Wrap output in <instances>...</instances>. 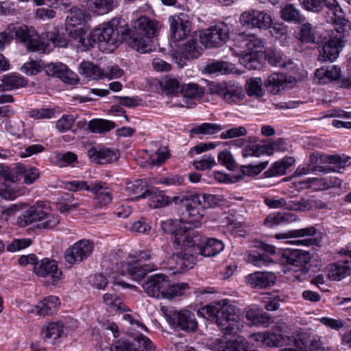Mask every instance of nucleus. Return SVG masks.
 I'll return each mask as SVG.
<instances>
[{"label":"nucleus","mask_w":351,"mask_h":351,"mask_svg":"<svg viewBox=\"0 0 351 351\" xmlns=\"http://www.w3.org/2000/svg\"><path fill=\"white\" fill-rule=\"evenodd\" d=\"M160 28L158 21L140 17L134 22L133 29H128V45L141 53L152 51L151 38L156 35Z\"/></svg>","instance_id":"3"},{"label":"nucleus","mask_w":351,"mask_h":351,"mask_svg":"<svg viewBox=\"0 0 351 351\" xmlns=\"http://www.w3.org/2000/svg\"><path fill=\"white\" fill-rule=\"evenodd\" d=\"M181 91L183 95V101L182 102L175 103L174 106H176L193 108L195 105L193 99H199L204 94L203 88L195 83L182 85Z\"/></svg>","instance_id":"23"},{"label":"nucleus","mask_w":351,"mask_h":351,"mask_svg":"<svg viewBox=\"0 0 351 351\" xmlns=\"http://www.w3.org/2000/svg\"><path fill=\"white\" fill-rule=\"evenodd\" d=\"M263 81L260 77L250 78L246 84V92L250 97H261L264 95Z\"/></svg>","instance_id":"45"},{"label":"nucleus","mask_w":351,"mask_h":351,"mask_svg":"<svg viewBox=\"0 0 351 351\" xmlns=\"http://www.w3.org/2000/svg\"><path fill=\"white\" fill-rule=\"evenodd\" d=\"M59 305V298L57 296L50 295L36 306V313L43 316L52 315L57 311Z\"/></svg>","instance_id":"30"},{"label":"nucleus","mask_w":351,"mask_h":351,"mask_svg":"<svg viewBox=\"0 0 351 351\" xmlns=\"http://www.w3.org/2000/svg\"><path fill=\"white\" fill-rule=\"evenodd\" d=\"M337 29V27L335 28ZM339 35L332 36L322 47L318 56V60L321 62L333 61L339 56L340 50L343 47V38L349 33H340L336 30Z\"/></svg>","instance_id":"17"},{"label":"nucleus","mask_w":351,"mask_h":351,"mask_svg":"<svg viewBox=\"0 0 351 351\" xmlns=\"http://www.w3.org/2000/svg\"><path fill=\"white\" fill-rule=\"evenodd\" d=\"M16 172L19 173V176L23 177V182L26 184H33L40 176L38 169L33 167H27L23 164L17 165Z\"/></svg>","instance_id":"37"},{"label":"nucleus","mask_w":351,"mask_h":351,"mask_svg":"<svg viewBox=\"0 0 351 351\" xmlns=\"http://www.w3.org/2000/svg\"><path fill=\"white\" fill-rule=\"evenodd\" d=\"M95 12L103 15L112 11L116 6V0H94L93 2Z\"/></svg>","instance_id":"46"},{"label":"nucleus","mask_w":351,"mask_h":351,"mask_svg":"<svg viewBox=\"0 0 351 351\" xmlns=\"http://www.w3.org/2000/svg\"><path fill=\"white\" fill-rule=\"evenodd\" d=\"M282 143L283 141L282 139H279L277 141L271 143L269 147L258 145H247L242 150V156L244 158H247L248 156H259L265 153L271 155L274 150H278V145Z\"/></svg>","instance_id":"28"},{"label":"nucleus","mask_w":351,"mask_h":351,"mask_svg":"<svg viewBox=\"0 0 351 351\" xmlns=\"http://www.w3.org/2000/svg\"><path fill=\"white\" fill-rule=\"evenodd\" d=\"M245 317L253 324H265L268 322L270 319V317L266 313L259 314L253 308H248L245 312Z\"/></svg>","instance_id":"60"},{"label":"nucleus","mask_w":351,"mask_h":351,"mask_svg":"<svg viewBox=\"0 0 351 351\" xmlns=\"http://www.w3.org/2000/svg\"><path fill=\"white\" fill-rule=\"evenodd\" d=\"M202 52V47L193 38H190L184 45L182 55L187 59L197 58Z\"/></svg>","instance_id":"44"},{"label":"nucleus","mask_w":351,"mask_h":351,"mask_svg":"<svg viewBox=\"0 0 351 351\" xmlns=\"http://www.w3.org/2000/svg\"><path fill=\"white\" fill-rule=\"evenodd\" d=\"M284 348L280 351H306L305 341L299 337H286Z\"/></svg>","instance_id":"47"},{"label":"nucleus","mask_w":351,"mask_h":351,"mask_svg":"<svg viewBox=\"0 0 351 351\" xmlns=\"http://www.w3.org/2000/svg\"><path fill=\"white\" fill-rule=\"evenodd\" d=\"M80 73L86 78L97 80L104 78V70L92 62L83 61L79 66Z\"/></svg>","instance_id":"31"},{"label":"nucleus","mask_w":351,"mask_h":351,"mask_svg":"<svg viewBox=\"0 0 351 351\" xmlns=\"http://www.w3.org/2000/svg\"><path fill=\"white\" fill-rule=\"evenodd\" d=\"M46 37L55 47H66L68 45V40L64 35L60 34L56 28L52 31L46 32Z\"/></svg>","instance_id":"49"},{"label":"nucleus","mask_w":351,"mask_h":351,"mask_svg":"<svg viewBox=\"0 0 351 351\" xmlns=\"http://www.w3.org/2000/svg\"><path fill=\"white\" fill-rule=\"evenodd\" d=\"M351 274V261H338L329 266L328 277L339 281Z\"/></svg>","instance_id":"27"},{"label":"nucleus","mask_w":351,"mask_h":351,"mask_svg":"<svg viewBox=\"0 0 351 351\" xmlns=\"http://www.w3.org/2000/svg\"><path fill=\"white\" fill-rule=\"evenodd\" d=\"M226 351H258L256 350H250L248 343L245 339L242 337L233 341H228Z\"/></svg>","instance_id":"58"},{"label":"nucleus","mask_w":351,"mask_h":351,"mask_svg":"<svg viewBox=\"0 0 351 351\" xmlns=\"http://www.w3.org/2000/svg\"><path fill=\"white\" fill-rule=\"evenodd\" d=\"M152 254L149 250L141 251L130 259L123 266V271L127 273L133 280L140 281L149 272L156 269L152 263H146L152 259Z\"/></svg>","instance_id":"7"},{"label":"nucleus","mask_w":351,"mask_h":351,"mask_svg":"<svg viewBox=\"0 0 351 351\" xmlns=\"http://www.w3.org/2000/svg\"><path fill=\"white\" fill-rule=\"evenodd\" d=\"M217 165L215 158L210 154H204L199 160H195L193 165L197 170L211 169Z\"/></svg>","instance_id":"51"},{"label":"nucleus","mask_w":351,"mask_h":351,"mask_svg":"<svg viewBox=\"0 0 351 351\" xmlns=\"http://www.w3.org/2000/svg\"><path fill=\"white\" fill-rule=\"evenodd\" d=\"M286 338L281 334L267 332L265 345L269 347H283L285 346Z\"/></svg>","instance_id":"59"},{"label":"nucleus","mask_w":351,"mask_h":351,"mask_svg":"<svg viewBox=\"0 0 351 351\" xmlns=\"http://www.w3.org/2000/svg\"><path fill=\"white\" fill-rule=\"evenodd\" d=\"M104 303L114 311H125L121 299L114 293H107L103 296Z\"/></svg>","instance_id":"50"},{"label":"nucleus","mask_w":351,"mask_h":351,"mask_svg":"<svg viewBox=\"0 0 351 351\" xmlns=\"http://www.w3.org/2000/svg\"><path fill=\"white\" fill-rule=\"evenodd\" d=\"M287 86L285 75L281 73H274L268 76L265 82L267 90L274 95L279 94Z\"/></svg>","instance_id":"29"},{"label":"nucleus","mask_w":351,"mask_h":351,"mask_svg":"<svg viewBox=\"0 0 351 351\" xmlns=\"http://www.w3.org/2000/svg\"><path fill=\"white\" fill-rule=\"evenodd\" d=\"M162 84L168 94L176 93L181 90L180 82L174 77H166Z\"/></svg>","instance_id":"62"},{"label":"nucleus","mask_w":351,"mask_h":351,"mask_svg":"<svg viewBox=\"0 0 351 351\" xmlns=\"http://www.w3.org/2000/svg\"><path fill=\"white\" fill-rule=\"evenodd\" d=\"M34 270L39 276L51 278L53 285H57L62 278V271L58 269L56 262L53 260H42L35 265Z\"/></svg>","instance_id":"20"},{"label":"nucleus","mask_w":351,"mask_h":351,"mask_svg":"<svg viewBox=\"0 0 351 351\" xmlns=\"http://www.w3.org/2000/svg\"><path fill=\"white\" fill-rule=\"evenodd\" d=\"M136 347L139 351H155V346L152 342L146 337L141 335L134 338Z\"/></svg>","instance_id":"64"},{"label":"nucleus","mask_w":351,"mask_h":351,"mask_svg":"<svg viewBox=\"0 0 351 351\" xmlns=\"http://www.w3.org/2000/svg\"><path fill=\"white\" fill-rule=\"evenodd\" d=\"M239 20L243 25L260 29H269L273 23L271 16L267 12L254 9L243 12Z\"/></svg>","instance_id":"15"},{"label":"nucleus","mask_w":351,"mask_h":351,"mask_svg":"<svg viewBox=\"0 0 351 351\" xmlns=\"http://www.w3.org/2000/svg\"><path fill=\"white\" fill-rule=\"evenodd\" d=\"M265 57L268 62L273 66L279 67H286L287 64H291V62L290 61L287 62V58L285 56L281 55L278 51H268Z\"/></svg>","instance_id":"52"},{"label":"nucleus","mask_w":351,"mask_h":351,"mask_svg":"<svg viewBox=\"0 0 351 351\" xmlns=\"http://www.w3.org/2000/svg\"><path fill=\"white\" fill-rule=\"evenodd\" d=\"M43 215V208L40 204H37L25 210L18 217L17 223L20 227L24 228L34 223H38V219Z\"/></svg>","instance_id":"26"},{"label":"nucleus","mask_w":351,"mask_h":351,"mask_svg":"<svg viewBox=\"0 0 351 351\" xmlns=\"http://www.w3.org/2000/svg\"><path fill=\"white\" fill-rule=\"evenodd\" d=\"M176 204H183L189 217L187 223L195 228L200 226V220L205 215V208L203 206L202 197L197 194H186L175 196Z\"/></svg>","instance_id":"9"},{"label":"nucleus","mask_w":351,"mask_h":351,"mask_svg":"<svg viewBox=\"0 0 351 351\" xmlns=\"http://www.w3.org/2000/svg\"><path fill=\"white\" fill-rule=\"evenodd\" d=\"M172 258L182 270H188L193 268L196 262L195 257L186 252H180L174 254Z\"/></svg>","instance_id":"40"},{"label":"nucleus","mask_w":351,"mask_h":351,"mask_svg":"<svg viewBox=\"0 0 351 351\" xmlns=\"http://www.w3.org/2000/svg\"><path fill=\"white\" fill-rule=\"evenodd\" d=\"M209 90L210 93L217 95L229 105L241 104L245 97L243 88L234 84H213Z\"/></svg>","instance_id":"12"},{"label":"nucleus","mask_w":351,"mask_h":351,"mask_svg":"<svg viewBox=\"0 0 351 351\" xmlns=\"http://www.w3.org/2000/svg\"><path fill=\"white\" fill-rule=\"evenodd\" d=\"M295 162L293 157H285L282 160L274 162L272 166L265 172L266 177H273L285 175L287 169Z\"/></svg>","instance_id":"33"},{"label":"nucleus","mask_w":351,"mask_h":351,"mask_svg":"<svg viewBox=\"0 0 351 351\" xmlns=\"http://www.w3.org/2000/svg\"><path fill=\"white\" fill-rule=\"evenodd\" d=\"M86 11L77 7L70 9L66 19V29L80 25L86 21Z\"/></svg>","instance_id":"35"},{"label":"nucleus","mask_w":351,"mask_h":351,"mask_svg":"<svg viewBox=\"0 0 351 351\" xmlns=\"http://www.w3.org/2000/svg\"><path fill=\"white\" fill-rule=\"evenodd\" d=\"M162 311L172 327L186 332H194L197 328L194 314L188 310L178 311L162 306Z\"/></svg>","instance_id":"10"},{"label":"nucleus","mask_w":351,"mask_h":351,"mask_svg":"<svg viewBox=\"0 0 351 351\" xmlns=\"http://www.w3.org/2000/svg\"><path fill=\"white\" fill-rule=\"evenodd\" d=\"M28 114L35 119H51L55 115V110L53 108L33 109L29 111Z\"/></svg>","instance_id":"61"},{"label":"nucleus","mask_w":351,"mask_h":351,"mask_svg":"<svg viewBox=\"0 0 351 351\" xmlns=\"http://www.w3.org/2000/svg\"><path fill=\"white\" fill-rule=\"evenodd\" d=\"M93 250V242L89 240H80L65 251L64 259L71 265L79 264L92 254Z\"/></svg>","instance_id":"16"},{"label":"nucleus","mask_w":351,"mask_h":351,"mask_svg":"<svg viewBox=\"0 0 351 351\" xmlns=\"http://www.w3.org/2000/svg\"><path fill=\"white\" fill-rule=\"evenodd\" d=\"M230 29L223 23H219L205 29L199 34V41L206 47H219L229 39Z\"/></svg>","instance_id":"11"},{"label":"nucleus","mask_w":351,"mask_h":351,"mask_svg":"<svg viewBox=\"0 0 351 351\" xmlns=\"http://www.w3.org/2000/svg\"><path fill=\"white\" fill-rule=\"evenodd\" d=\"M170 24L171 38L174 42L182 40L191 32V22L187 16L183 13L171 16L169 18Z\"/></svg>","instance_id":"18"},{"label":"nucleus","mask_w":351,"mask_h":351,"mask_svg":"<svg viewBox=\"0 0 351 351\" xmlns=\"http://www.w3.org/2000/svg\"><path fill=\"white\" fill-rule=\"evenodd\" d=\"M315 75L319 79L326 77L328 79L336 80L341 76V69L336 65L328 68H321L316 70Z\"/></svg>","instance_id":"48"},{"label":"nucleus","mask_w":351,"mask_h":351,"mask_svg":"<svg viewBox=\"0 0 351 351\" xmlns=\"http://www.w3.org/2000/svg\"><path fill=\"white\" fill-rule=\"evenodd\" d=\"M281 17L286 21L296 23H301L304 21L300 12L293 4H287L282 8Z\"/></svg>","instance_id":"41"},{"label":"nucleus","mask_w":351,"mask_h":351,"mask_svg":"<svg viewBox=\"0 0 351 351\" xmlns=\"http://www.w3.org/2000/svg\"><path fill=\"white\" fill-rule=\"evenodd\" d=\"M1 82L2 83L0 84V92L11 90L26 85L25 79L16 74L4 75Z\"/></svg>","instance_id":"34"},{"label":"nucleus","mask_w":351,"mask_h":351,"mask_svg":"<svg viewBox=\"0 0 351 351\" xmlns=\"http://www.w3.org/2000/svg\"><path fill=\"white\" fill-rule=\"evenodd\" d=\"M200 313L207 319H215L219 330L225 335L236 333L239 329V309L226 300L202 308Z\"/></svg>","instance_id":"2"},{"label":"nucleus","mask_w":351,"mask_h":351,"mask_svg":"<svg viewBox=\"0 0 351 351\" xmlns=\"http://www.w3.org/2000/svg\"><path fill=\"white\" fill-rule=\"evenodd\" d=\"M91 192L95 195V206L96 208L106 207L112 200V191L106 182L101 181L93 182Z\"/></svg>","instance_id":"24"},{"label":"nucleus","mask_w":351,"mask_h":351,"mask_svg":"<svg viewBox=\"0 0 351 351\" xmlns=\"http://www.w3.org/2000/svg\"><path fill=\"white\" fill-rule=\"evenodd\" d=\"M347 158H342L338 155H323L319 153H313L310 156V160L313 163L320 162L321 163L328 162L332 165H337V168H345L346 166Z\"/></svg>","instance_id":"32"},{"label":"nucleus","mask_w":351,"mask_h":351,"mask_svg":"<svg viewBox=\"0 0 351 351\" xmlns=\"http://www.w3.org/2000/svg\"><path fill=\"white\" fill-rule=\"evenodd\" d=\"M87 154L93 162L102 165L113 162L119 156L117 151L100 145L90 147Z\"/></svg>","instance_id":"21"},{"label":"nucleus","mask_w":351,"mask_h":351,"mask_svg":"<svg viewBox=\"0 0 351 351\" xmlns=\"http://www.w3.org/2000/svg\"><path fill=\"white\" fill-rule=\"evenodd\" d=\"M125 26V20L114 18L108 23L94 29L91 37L95 41L104 43L108 47H115L123 40L127 42L128 29Z\"/></svg>","instance_id":"5"},{"label":"nucleus","mask_w":351,"mask_h":351,"mask_svg":"<svg viewBox=\"0 0 351 351\" xmlns=\"http://www.w3.org/2000/svg\"><path fill=\"white\" fill-rule=\"evenodd\" d=\"M245 280L252 288L261 289L272 287L276 276L273 272L256 271L247 276Z\"/></svg>","instance_id":"22"},{"label":"nucleus","mask_w":351,"mask_h":351,"mask_svg":"<svg viewBox=\"0 0 351 351\" xmlns=\"http://www.w3.org/2000/svg\"><path fill=\"white\" fill-rule=\"evenodd\" d=\"M223 130V127L219 124L211 123H204L192 128L191 134H205L212 135L218 133Z\"/></svg>","instance_id":"43"},{"label":"nucleus","mask_w":351,"mask_h":351,"mask_svg":"<svg viewBox=\"0 0 351 351\" xmlns=\"http://www.w3.org/2000/svg\"><path fill=\"white\" fill-rule=\"evenodd\" d=\"M245 41L247 47L251 51L263 48L265 43L264 39L255 34L247 35Z\"/></svg>","instance_id":"63"},{"label":"nucleus","mask_w":351,"mask_h":351,"mask_svg":"<svg viewBox=\"0 0 351 351\" xmlns=\"http://www.w3.org/2000/svg\"><path fill=\"white\" fill-rule=\"evenodd\" d=\"M247 261L256 267L266 266L273 263L272 259L265 254H249L247 256Z\"/></svg>","instance_id":"54"},{"label":"nucleus","mask_w":351,"mask_h":351,"mask_svg":"<svg viewBox=\"0 0 351 351\" xmlns=\"http://www.w3.org/2000/svg\"><path fill=\"white\" fill-rule=\"evenodd\" d=\"M300 5L308 11L321 12L326 6L335 16L332 21L337 25V30L346 33L351 30V23L343 18V12L337 0H298Z\"/></svg>","instance_id":"6"},{"label":"nucleus","mask_w":351,"mask_h":351,"mask_svg":"<svg viewBox=\"0 0 351 351\" xmlns=\"http://www.w3.org/2000/svg\"><path fill=\"white\" fill-rule=\"evenodd\" d=\"M44 69L47 75L58 77L64 83L75 84L79 81L77 75L62 62L49 63L45 66Z\"/></svg>","instance_id":"19"},{"label":"nucleus","mask_w":351,"mask_h":351,"mask_svg":"<svg viewBox=\"0 0 351 351\" xmlns=\"http://www.w3.org/2000/svg\"><path fill=\"white\" fill-rule=\"evenodd\" d=\"M43 216L38 219L37 227L38 228L51 229L60 222L58 215L47 213L43 209Z\"/></svg>","instance_id":"42"},{"label":"nucleus","mask_w":351,"mask_h":351,"mask_svg":"<svg viewBox=\"0 0 351 351\" xmlns=\"http://www.w3.org/2000/svg\"><path fill=\"white\" fill-rule=\"evenodd\" d=\"M311 255L308 252L303 250L287 251L283 253L281 262L289 269L295 268V280L302 282L306 279L309 271L306 265L311 262Z\"/></svg>","instance_id":"8"},{"label":"nucleus","mask_w":351,"mask_h":351,"mask_svg":"<svg viewBox=\"0 0 351 351\" xmlns=\"http://www.w3.org/2000/svg\"><path fill=\"white\" fill-rule=\"evenodd\" d=\"M173 243L180 247L191 248L194 252L203 256H216L223 251L224 245L221 241L205 239L197 231L190 228H180L173 231Z\"/></svg>","instance_id":"1"},{"label":"nucleus","mask_w":351,"mask_h":351,"mask_svg":"<svg viewBox=\"0 0 351 351\" xmlns=\"http://www.w3.org/2000/svg\"><path fill=\"white\" fill-rule=\"evenodd\" d=\"M114 122L102 119H94L88 122V128L93 133H104L110 132L115 128Z\"/></svg>","instance_id":"38"},{"label":"nucleus","mask_w":351,"mask_h":351,"mask_svg":"<svg viewBox=\"0 0 351 351\" xmlns=\"http://www.w3.org/2000/svg\"><path fill=\"white\" fill-rule=\"evenodd\" d=\"M189 289V285L185 282L176 283L171 285L169 282V289H168L166 299H171L174 297L182 295L185 291Z\"/></svg>","instance_id":"57"},{"label":"nucleus","mask_w":351,"mask_h":351,"mask_svg":"<svg viewBox=\"0 0 351 351\" xmlns=\"http://www.w3.org/2000/svg\"><path fill=\"white\" fill-rule=\"evenodd\" d=\"M44 334L46 341L53 342L64 334V325L60 322L49 323L47 326Z\"/></svg>","instance_id":"39"},{"label":"nucleus","mask_w":351,"mask_h":351,"mask_svg":"<svg viewBox=\"0 0 351 351\" xmlns=\"http://www.w3.org/2000/svg\"><path fill=\"white\" fill-rule=\"evenodd\" d=\"M267 162H261L259 165L252 166V165H248V166H242L241 167V171L243 173L242 175H239L234 177V181H239L243 178L244 175H251L254 174L256 175L261 172L267 165Z\"/></svg>","instance_id":"55"},{"label":"nucleus","mask_w":351,"mask_h":351,"mask_svg":"<svg viewBox=\"0 0 351 351\" xmlns=\"http://www.w3.org/2000/svg\"><path fill=\"white\" fill-rule=\"evenodd\" d=\"M143 288L150 297L166 299L167 293L169 289V277L165 274L152 275L143 282Z\"/></svg>","instance_id":"13"},{"label":"nucleus","mask_w":351,"mask_h":351,"mask_svg":"<svg viewBox=\"0 0 351 351\" xmlns=\"http://www.w3.org/2000/svg\"><path fill=\"white\" fill-rule=\"evenodd\" d=\"M175 196L167 195L165 192L156 188L151 187L146 199L147 204L152 208H160L169 206L172 202L176 204Z\"/></svg>","instance_id":"25"},{"label":"nucleus","mask_w":351,"mask_h":351,"mask_svg":"<svg viewBox=\"0 0 351 351\" xmlns=\"http://www.w3.org/2000/svg\"><path fill=\"white\" fill-rule=\"evenodd\" d=\"M218 160L222 165L230 171L234 170L237 167V162L228 150L225 149L219 153Z\"/></svg>","instance_id":"56"},{"label":"nucleus","mask_w":351,"mask_h":351,"mask_svg":"<svg viewBox=\"0 0 351 351\" xmlns=\"http://www.w3.org/2000/svg\"><path fill=\"white\" fill-rule=\"evenodd\" d=\"M150 189L151 187H148L146 181L143 180L129 182L126 186V190L137 199H146Z\"/></svg>","instance_id":"36"},{"label":"nucleus","mask_w":351,"mask_h":351,"mask_svg":"<svg viewBox=\"0 0 351 351\" xmlns=\"http://www.w3.org/2000/svg\"><path fill=\"white\" fill-rule=\"evenodd\" d=\"M247 134V130L244 126H238L230 128L220 134L221 139H229L245 136Z\"/></svg>","instance_id":"53"},{"label":"nucleus","mask_w":351,"mask_h":351,"mask_svg":"<svg viewBox=\"0 0 351 351\" xmlns=\"http://www.w3.org/2000/svg\"><path fill=\"white\" fill-rule=\"evenodd\" d=\"M0 36L8 43L14 38L23 43L29 51L38 53H49V45L42 43L36 30L27 25L10 24L6 29L0 32Z\"/></svg>","instance_id":"4"},{"label":"nucleus","mask_w":351,"mask_h":351,"mask_svg":"<svg viewBox=\"0 0 351 351\" xmlns=\"http://www.w3.org/2000/svg\"><path fill=\"white\" fill-rule=\"evenodd\" d=\"M316 228L313 226H311L298 230H289L285 233L276 234V238L278 239L291 238L298 239L296 240L288 241V243L311 246L318 244V239L313 237L316 234Z\"/></svg>","instance_id":"14"}]
</instances>
